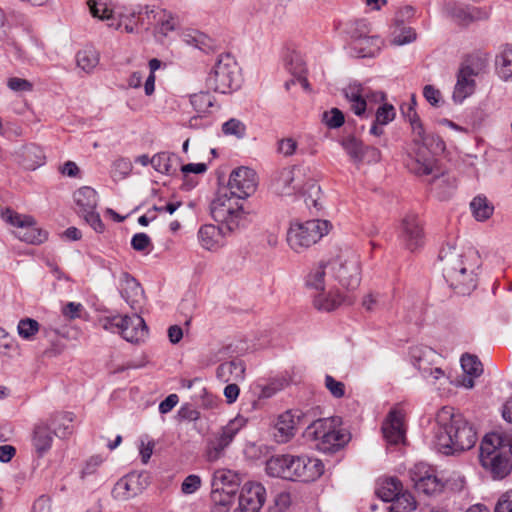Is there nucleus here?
I'll return each instance as SVG.
<instances>
[{
	"label": "nucleus",
	"mask_w": 512,
	"mask_h": 512,
	"mask_svg": "<svg viewBox=\"0 0 512 512\" xmlns=\"http://www.w3.org/2000/svg\"><path fill=\"white\" fill-rule=\"evenodd\" d=\"M329 274H331L339 283L348 288L355 289L361 281V269L358 255L345 250L328 262Z\"/></svg>",
	"instance_id": "9d476101"
},
{
	"label": "nucleus",
	"mask_w": 512,
	"mask_h": 512,
	"mask_svg": "<svg viewBox=\"0 0 512 512\" xmlns=\"http://www.w3.org/2000/svg\"><path fill=\"white\" fill-rule=\"evenodd\" d=\"M212 218L229 233H233L244 225L246 211L243 200L228 195V192H220L210 204Z\"/></svg>",
	"instance_id": "39448f33"
},
{
	"label": "nucleus",
	"mask_w": 512,
	"mask_h": 512,
	"mask_svg": "<svg viewBox=\"0 0 512 512\" xmlns=\"http://www.w3.org/2000/svg\"><path fill=\"white\" fill-rule=\"evenodd\" d=\"M13 53L19 60L33 64L37 57L43 53V45L35 39H29L23 47L14 45Z\"/></svg>",
	"instance_id": "ea45409f"
},
{
	"label": "nucleus",
	"mask_w": 512,
	"mask_h": 512,
	"mask_svg": "<svg viewBox=\"0 0 512 512\" xmlns=\"http://www.w3.org/2000/svg\"><path fill=\"white\" fill-rule=\"evenodd\" d=\"M273 191L280 196H294L297 194H309L306 199L307 206H317V196L320 187L316 181L309 176V168L294 165L280 170L272 183Z\"/></svg>",
	"instance_id": "f03ea898"
},
{
	"label": "nucleus",
	"mask_w": 512,
	"mask_h": 512,
	"mask_svg": "<svg viewBox=\"0 0 512 512\" xmlns=\"http://www.w3.org/2000/svg\"><path fill=\"white\" fill-rule=\"evenodd\" d=\"M300 481L309 482L319 478L324 472L323 463L313 457L302 455L300 456Z\"/></svg>",
	"instance_id": "c9c22d12"
},
{
	"label": "nucleus",
	"mask_w": 512,
	"mask_h": 512,
	"mask_svg": "<svg viewBox=\"0 0 512 512\" xmlns=\"http://www.w3.org/2000/svg\"><path fill=\"white\" fill-rule=\"evenodd\" d=\"M256 187L255 171L247 167H239L231 172L227 190L224 192L244 201L256 191Z\"/></svg>",
	"instance_id": "4468645a"
},
{
	"label": "nucleus",
	"mask_w": 512,
	"mask_h": 512,
	"mask_svg": "<svg viewBox=\"0 0 512 512\" xmlns=\"http://www.w3.org/2000/svg\"><path fill=\"white\" fill-rule=\"evenodd\" d=\"M401 239L405 247L415 251L424 244V232L422 225L415 214H407L401 223Z\"/></svg>",
	"instance_id": "aec40b11"
},
{
	"label": "nucleus",
	"mask_w": 512,
	"mask_h": 512,
	"mask_svg": "<svg viewBox=\"0 0 512 512\" xmlns=\"http://www.w3.org/2000/svg\"><path fill=\"white\" fill-rule=\"evenodd\" d=\"M235 493L236 492L232 489H220L212 487V512H228L234 501Z\"/></svg>",
	"instance_id": "37998d69"
},
{
	"label": "nucleus",
	"mask_w": 512,
	"mask_h": 512,
	"mask_svg": "<svg viewBox=\"0 0 512 512\" xmlns=\"http://www.w3.org/2000/svg\"><path fill=\"white\" fill-rule=\"evenodd\" d=\"M462 376L455 378L453 384L456 387L472 389L475 386V380L483 374V365L477 356L472 354H463L460 359Z\"/></svg>",
	"instance_id": "412c9836"
},
{
	"label": "nucleus",
	"mask_w": 512,
	"mask_h": 512,
	"mask_svg": "<svg viewBox=\"0 0 512 512\" xmlns=\"http://www.w3.org/2000/svg\"><path fill=\"white\" fill-rule=\"evenodd\" d=\"M496 72L503 80L512 77V45L501 48L495 59Z\"/></svg>",
	"instance_id": "a18cd8bd"
},
{
	"label": "nucleus",
	"mask_w": 512,
	"mask_h": 512,
	"mask_svg": "<svg viewBox=\"0 0 512 512\" xmlns=\"http://www.w3.org/2000/svg\"><path fill=\"white\" fill-rule=\"evenodd\" d=\"M146 14L148 17L150 14H153V18L156 20V28L155 33L161 36H168L170 32L174 31L178 25L177 19L166 10L158 9V10H148L146 7Z\"/></svg>",
	"instance_id": "f704fd0d"
},
{
	"label": "nucleus",
	"mask_w": 512,
	"mask_h": 512,
	"mask_svg": "<svg viewBox=\"0 0 512 512\" xmlns=\"http://www.w3.org/2000/svg\"><path fill=\"white\" fill-rule=\"evenodd\" d=\"M416 39L415 31L410 27H396L392 33V44L402 46Z\"/></svg>",
	"instance_id": "864d4df0"
},
{
	"label": "nucleus",
	"mask_w": 512,
	"mask_h": 512,
	"mask_svg": "<svg viewBox=\"0 0 512 512\" xmlns=\"http://www.w3.org/2000/svg\"><path fill=\"white\" fill-rule=\"evenodd\" d=\"M410 355L413 365L420 371L426 373L429 370L430 375L435 380L445 376V372L441 368H429V366L438 358L437 353L432 348L427 346H415L411 348Z\"/></svg>",
	"instance_id": "393cba45"
},
{
	"label": "nucleus",
	"mask_w": 512,
	"mask_h": 512,
	"mask_svg": "<svg viewBox=\"0 0 512 512\" xmlns=\"http://www.w3.org/2000/svg\"><path fill=\"white\" fill-rule=\"evenodd\" d=\"M351 303L349 298H346L338 290L324 291L318 290V293L313 298V306L324 312H330L338 308L342 303Z\"/></svg>",
	"instance_id": "c756f323"
},
{
	"label": "nucleus",
	"mask_w": 512,
	"mask_h": 512,
	"mask_svg": "<svg viewBox=\"0 0 512 512\" xmlns=\"http://www.w3.org/2000/svg\"><path fill=\"white\" fill-rule=\"evenodd\" d=\"M39 323L31 318L21 319L17 325V332L24 340H32L39 331Z\"/></svg>",
	"instance_id": "603ef678"
},
{
	"label": "nucleus",
	"mask_w": 512,
	"mask_h": 512,
	"mask_svg": "<svg viewBox=\"0 0 512 512\" xmlns=\"http://www.w3.org/2000/svg\"><path fill=\"white\" fill-rule=\"evenodd\" d=\"M494 512H512V489L501 494L495 505Z\"/></svg>",
	"instance_id": "774afa93"
},
{
	"label": "nucleus",
	"mask_w": 512,
	"mask_h": 512,
	"mask_svg": "<svg viewBox=\"0 0 512 512\" xmlns=\"http://www.w3.org/2000/svg\"><path fill=\"white\" fill-rule=\"evenodd\" d=\"M403 491L401 481L395 477L382 479L378 483L377 495L385 502L396 501Z\"/></svg>",
	"instance_id": "4c0bfd02"
},
{
	"label": "nucleus",
	"mask_w": 512,
	"mask_h": 512,
	"mask_svg": "<svg viewBox=\"0 0 512 512\" xmlns=\"http://www.w3.org/2000/svg\"><path fill=\"white\" fill-rule=\"evenodd\" d=\"M247 424V419L241 415L236 416L234 419L230 420L225 426H223L220 430L225 433L232 441L236 434Z\"/></svg>",
	"instance_id": "13d9d810"
},
{
	"label": "nucleus",
	"mask_w": 512,
	"mask_h": 512,
	"mask_svg": "<svg viewBox=\"0 0 512 512\" xmlns=\"http://www.w3.org/2000/svg\"><path fill=\"white\" fill-rule=\"evenodd\" d=\"M239 486L237 473L229 469H218L213 474L212 487L220 489H232L236 492Z\"/></svg>",
	"instance_id": "de8ad7c7"
},
{
	"label": "nucleus",
	"mask_w": 512,
	"mask_h": 512,
	"mask_svg": "<svg viewBox=\"0 0 512 512\" xmlns=\"http://www.w3.org/2000/svg\"><path fill=\"white\" fill-rule=\"evenodd\" d=\"M222 131L225 135L241 138L245 133V126L239 120L230 119L222 125Z\"/></svg>",
	"instance_id": "e2e57ef3"
},
{
	"label": "nucleus",
	"mask_w": 512,
	"mask_h": 512,
	"mask_svg": "<svg viewBox=\"0 0 512 512\" xmlns=\"http://www.w3.org/2000/svg\"><path fill=\"white\" fill-rule=\"evenodd\" d=\"M298 143L292 137L283 138L278 142V152L285 157H291L296 154Z\"/></svg>",
	"instance_id": "0e129e2a"
},
{
	"label": "nucleus",
	"mask_w": 512,
	"mask_h": 512,
	"mask_svg": "<svg viewBox=\"0 0 512 512\" xmlns=\"http://www.w3.org/2000/svg\"><path fill=\"white\" fill-rule=\"evenodd\" d=\"M102 326L105 330L121 334L123 339L131 343L144 341L148 335L147 325L138 314L106 318Z\"/></svg>",
	"instance_id": "9b49d317"
},
{
	"label": "nucleus",
	"mask_w": 512,
	"mask_h": 512,
	"mask_svg": "<svg viewBox=\"0 0 512 512\" xmlns=\"http://www.w3.org/2000/svg\"><path fill=\"white\" fill-rule=\"evenodd\" d=\"M324 386L334 398H342L345 395V384L331 375L325 376Z\"/></svg>",
	"instance_id": "052dcab7"
},
{
	"label": "nucleus",
	"mask_w": 512,
	"mask_h": 512,
	"mask_svg": "<svg viewBox=\"0 0 512 512\" xmlns=\"http://www.w3.org/2000/svg\"><path fill=\"white\" fill-rule=\"evenodd\" d=\"M7 87L15 93H29L34 89L31 81L20 77H9L7 79Z\"/></svg>",
	"instance_id": "4d7b16f0"
},
{
	"label": "nucleus",
	"mask_w": 512,
	"mask_h": 512,
	"mask_svg": "<svg viewBox=\"0 0 512 512\" xmlns=\"http://www.w3.org/2000/svg\"><path fill=\"white\" fill-rule=\"evenodd\" d=\"M74 416L71 412H60L51 416L47 421L53 433L59 437H66L71 434Z\"/></svg>",
	"instance_id": "79ce46f5"
},
{
	"label": "nucleus",
	"mask_w": 512,
	"mask_h": 512,
	"mask_svg": "<svg viewBox=\"0 0 512 512\" xmlns=\"http://www.w3.org/2000/svg\"><path fill=\"white\" fill-rule=\"evenodd\" d=\"M344 120V115L338 108H332L323 113V122L331 129L341 127Z\"/></svg>",
	"instance_id": "bf43d9fd"
},
{
	"label": "nucleus",
	"mask_w": 512,
	"mask_h": 512,
	"mask_svg": "<svg viewBox=\"0 0 512 512\" xmlns=\"http://www.w3.org/2000/svg\"><path fill=\"white\" fill-rule=\"evenodd\" d=\"M132 168L133 166L129 159L120 157L112 163V177L116 180H122L131 173Z\"/></svg>",
	"instance_id": "5fc2aeb1"
},
{
	"label": "nucleus",
	"mask_w": 512,
	"mask_h": 512,
	"mask_svg": "<svg viewBox=\"0 0 512 512\" xmlns=\"http://www.w3.org/2000/svg\"><path fill=\"white\" fill-rule=\"evenodd\" d=\"M90 14L101 21H106L109 28L134 33L138 25L140 11L132 8L115 10L105 0H88Z\"/></svg>",
	"instance_id": "423d86ee"
},
{
	"label": "nucleus",
	"mask_w": 512,
	"mask_h": 512,
	"mask_svg": "<svg viewBox=\"0 0 512 512\" xmlns=\"http://www.w3.org/2000/svg\"><path fill=\"white\" fill-rule=\"evenodd\" d=\"M295 416L291 411H286L277 417L274 425V438L278 443L288 442L296 432Z\"/></svg>",
	"instance_id": "473e14b6"
},
{
	"label": "nucleus",
	"mask_w": 512,
	"mask_h": 512,
	"mask_svg": "<svg viewBox=\"0 0 512 512\" xmlns=\"http://www.w3.org/2000/svg\"><path fill=\"white\" fill-rule=\"evenodd\" d=\"M245 370V363L241 359H234L220 364L216 376L223 383L241 382L245 379Z\"/></svg>",
	"instance_id": "2f4dec72"
},
{
	"label": "nucleus",
	"mask_w": 512,
	"mask_h": 512,
	"mask_svg": "<svg viewBox=\"0 0 512 512\" xmlns=\"http://www.w3.org/2000/svg\"><path fill=\"white\" fill-rule=\"evenodd\" d=\"M178 160L175 154L161 152L151 158V166L157 172L170 175L176 172Z\"/></svg>",
	"instance_id": "49530a36"
},
{
	"label": "nucleus",
	"mask_w": 512,
	"mask_h": 512,
	"mask_svg": "<svg viewBox=\"0 0 512 512\" xmlns=\"http://www.w3.org/2000/svg\"><path fill=\"white\" fill-rule=\"evenodd\" d=\"M416 104V96L415 94H412L411 103L408 107L407 117L413 129L414 142L417 144H422L426 149L430 150L432 153L443 151L445 148L444 141H442L437 136L425 134L423 126L420 123L419 117L415 111Z\"/></svg>",
	"instance_id": "f3484780"
},
{
	"label": "nucleus",
	"mask_w": 512,
	"mask_h": 512,
	"mask_svg": "<svg viewBox=\"0 0 512 512\" xmlns=\"http://www.w3.org/2000/svg\"><path fill=\"white\" fill-rule=\"evenodd\" d=\"M266 499V490L259 482H246L239 496L240 512H260Z\"/></svg>",
	"instance_id": "a211bd4d"
},
{
	"label": "nucleus",
	"mask_w": 512,
	"mask_h": 512,
	"mask_svg": "<svg viewBox=\"0 0 512 512\" xmlns=\"http://www.w3.org/2000/svg\"><path fill=\"white\" fill-rule=\"evenodd\" d=\"M146 485V480L141 474L130 473L117 481L112 490V495L116 500H129L140 494Z\"/></svg>",
	"instance_id": "4be33fe9"
},
{
	"label": "nucleus",
	"mask_w": 512,
	"mask_h": 512,
	"mask_svg": "<svg viewBox=\"0 0 512 512\" xmlns=\"http://www.w3.org/2000/svg\"><path fill=\"white\" fill-rule=\"evenodd\" d=\"M99 61V52L94 47H85L76 54L77 67L87 74L94 71L99 64Z\"/></svg>",
	"instance_id": "a19ab883"
},
{
	"label": "nucleus",
	"mask_w": 512,
	"mask_h": 512,
	"mask_svg": "<svg viewBox=\"0 0 512 512\" xmlns=\"http://www.w3.org/2000/svg\"><path fill=\"white\" fill-rule=\"evenodd\" d=\"M225 447L214 439H211L207 445L206 458L209 462H215L220 459L225 451Z\"/></svg>",
	"instance_id": "69168bd1"
},
{
	"label": "nucleus",
	"mask_w": 512,
	"mask_h": 512,
	"mask_svg": "<svg viewBox=\"0 0 512 512\" xmlns=\"http://www.w3.org/2000/svg\"><path fill=\"white\" fill-rule=\"evenodd\" d=\"M394 117V107L389 104H384L377 109L374 122L380 125H387L394 119Z\"/></svg>",
	"instance_id": "680f3d73"
},
{
	"label": "nucleus",
	"mask_w": 512,
	"mask_h": 512,
	"mask_svg": "<svg viewBox=\"0 0 512 512\" xmlns=\"http://www.w3.org/2000/svg\"><path fill=\"white\" fill-rule=\"evenodd\" d=\"M230 234L221 225L205 224L199 228L197 239L204 250L216 252L225 245V239Z\"/></svg>",
	"instance_id": "5701e85b"
},
{
	"label": "nucleus",
	"mask_w": 512,
	"mask_h": 512,
	"mask_svg": "<svg viewBox=\"0 0 512 512\" xmlns=\"http://www.w3.org/2000/svg\"><path fill=\"white\" fill-rule=\"evenodd\" d=\"M382 432L387 443L398 445L405 443L404 414L398 409H392L382 425Z\"/></svg>",
	"instance_id": "b1692460"
},
{
	"label": "nucleus",
	"mask_w": 512,
	"mask_h": 512,
	"mask_svg": "<svg viewBox=\"0 0 512 512\" xmlns=\"http://www.w3.org/2000/svg\"><path fill=\"white\" fill-rule=\"evenodd\" d=\"M340 417H328L314 421L306 429V436L314 441L315 448L330 453L343 447L349 435L341 428Z\"/></svg>",
	"instance_id": "20e7f679"
},
{
	"label": "nucleus",
	"mask_w": 512,
	"mask_h": 512,
	"mask_svg": "<svg viewBox=\"0 0 512 512\" xmlns=\"http://www.w3.org/2000/svg\"><path fill=\"white\" fill-rule=\"evenodd\" d=\"M330 228V222L321 219H313L303 223L293 222L287 231V243L295 252H301L328 234Z\"/></svg>",
	"instance_id": "6e6552de"
},
{
	"label": "nucleus",
	"mask_w": 512,
	"mask_h": 512,
	"mask_svg": "<svg viewBox=\"0 0 512 512\" xmlns=\"http://www.w3.org/2000/svg\"><path fill=\"white\" fill-rule=\"evenodd\" d=\"M490 60V53L482 49L471 51L461 57L452 94L455 103L461 104L475 93L476 79L488 71Z\"/></svg>",
	"instance_id": "f257e3e1"
},
{
	"label": "nucleus",
	"mask_w": 512,
	"mask_h": 512,
	"mask_svg": "<svg viewBox=\"0 0 512 512\" xmlns=\"http://www.w3.org/2000/svg\"><path fill=\"white\" fill-rule=\"evenodd\" d=\"M481 466L490 473L494 480H502L512 471V457L506 450L504 436L488 433L480 445Z\"/></svg>",
	"instance_id": "7ed1b4c3"
},
{
	"label": "nucleus",
	"mask_w": 512,
	"mask_h": 512,
	"mask_svg": "<svg viewBox=\"0 0 512 512\" xmlns=\"http://www.w3.org/2000/svg\"><path fill=\"white\" fill-rule=\"evenodd\" d=\"M470 210L477 221L483 222L493 215L494 206L485 195L479 194L470 202Z\"/></svg>",
	"instance_id": "c03bdc74"
},
{
	"label": "nucleus",
	"mask_w": 512,
	"mask_h": 512,
	"mask_svg": "<svg viewBox=\"0 0 512 512\" xmlns=\"http://www.w3.org/2000/svg\"><path fill=\"white\" fill-rule=\"evenodd\" d=\"M345 98L350 103L352 111L356 115H362L367 107V98L370 90L361 84H350L343 90Z\"/></svg>",
	"instance_id": "7c9ffc66"
},
{
	"label": "nucleus",
	"mask_w": 512,
	"mask_h": 512,
	"mask_svg": "<svg viewBox=\"0 0 512 512\" xmlns=\"http://www.w3.org/2000/svg\"><path fill=\"white\" fill-rule=\"evenodd\" d=\"M477 441L473 426L461 415H452L450 419V453L471 449Z\"/></svg>",
	"instance_id": "ddd939ff"
},
{
	"label": "nucleus",
	"mask_w": 512,
	"mask_h": 512,
	"mask_svg": "<svg viewBox=\"0 0 512 512\" xmlns=\"http://www.w3.org/2000/svg\"><path fill=\"white\" fill-rule=\"evenodd\" d=\"M286 68L304 89L309 88V83L306 78V63L301 55L294 52L289 54L286 60Z\"/></svg>",
	"instance_id": "58836bf2"
},
{
	"label": "nucleus",
	"mask_w": 512,
	"mask_h": 512,
	"mask_svg": "<svg viewBox=\"0 0 512 512\" xmlns=\"http://www.w3.org/2000/svg\"><path fill=\"white\" fill-rule=\"evenodd\" d=\"M200 486L201 478L198 475L191 474L184 479L181 485V490L184 494H193L200 488Z\"/></svg>",
	"instance_id": "338daca9"
},
{
	"label": "nucleus",
	"mask_w": 512,
	"mask_h": 512,
	"mask_svg": "<svg viewBox=\"0 0 512 512\" xmlns=\"http://www.w3.org/2000/svg\"><path fill=\"white\" fill-rule=\"evenodd\" d=\"M414 487L426 495L441 492L444 484L437 477L435 470L426 463H417L409 471Z\"/></svg>",
	"instance_id": "2eb2a0df"
},
{
	"label": "nucleus",
	"mask_w": 512,
	"mask_h": 512,
	"mask_svg": "<svg viewBox=\"0 0 512 512\" xmlns=\"http://www.w3.org/2000/svg\"><path fill=\"white\" fill-rule=\"evenodd\" d=\"M329 273L328 263H321L313 267L306 279V285L315 290H323L325 287V276Z\"/></svg>",
	"instance_id": "8fccbe9b"
},
{
	"label": "nucleus",
	"mask_w": 512,
	"mask_h": 512,
	"mask_svg": "<svg viewBox=\"0 0 512 512\" xmlns=\"http://www.w3.org/2000/svg\"><path fill=\"white\" fill-rule=\"evenodd\" d=\"M359 30L352 32V47L359 57H373L380 51L382 41L377 36H367L368 25L365 21L358 23Z\"/></svg>",
	"instance_id": "6ab92c4d"
},
{
	"label": "nucleus",
	"mask_w": 512,
	"mask_h": 512,
	"mask_svg": "<svg viewBox=\"0 0 512 512\" xmlns=\"http://www.w3.org/2000/svg\"><path fill=\"white\" fill-rule=\"evenodd\" d=\"M423 97L432 107L435 108L445 104L443 94L434 85L428 84L423 87Z\"/></svg>",
	"instance_id": "6e6d98bb"
},
{
	"label": "nucleus",
	"mask_w": 512,
	"mask_h": 512,
	"mask_svg": "<svg viewBox=\"0 0 512 512\" xmlns=\"http://www.w3.org/2000/svg\"><path fill=\"white\" fill-rule=\"evenodd\" d=\"M206 84L210 89L220 93H229L241 84L240 69L234 57L220 55L209 73Z\"/></svg>",
	"instance_id": "1a4fd4ad"
},
{
	"label": "nucleus",
	"mask_w": 512,
	"mask_h": 512,
	"mask_svg": "<svg viewBox=\"0 0 512 512\" xmlns=\"http://www.w3.org/2000/svg\"><path fill=\"white\" fill-rule=\"evenodd\" d=\"M341 146L355 164L359 165L364 162L365 146L359 139L348 136L341 141Z\"/></svg>",
	"instance_id": "09e8293b"
},
{
	"label": "nucleus",
	"mask_w": 512,
	"mask_h": 512,
	"mask_svg": "<svg viewBox=\"0 0 512 512\" xmlns=\"http://www.w3.org/2000/svg\"><path fill=\"white\" fill-rule=\"evenodd\" d=\"M300 456L276 455L266 463V471L270 476L280 477L287 480L300 481L299 467Z\"/></svg>",
	"instance_id": "dca6fc26"
},
{
	"label": "nucleus",
	"mask_w": 512,
	"mask_h": 512,
	"mask_svg": "<svg viewBox=\"0 0 512 512\" xmlns=\"http://www.w3.org/2000/svg\"><path fill=\"white\" fill-rule=\"evenodd\" d=\"M448 417L446 407H442L436 416V426L432 445L435 450L443 455H448Z\"/></svg>",
	"instance_id": "c85d7f7f"
},
{
	"label": "nucleus",
	"mask_w": 512,
	"mask_h": 512,
	"mask_svg": "<svg viewBox=\"0 0 512 512\" xmlns=\"http://www.w3.org/2000/svg\"><path fill=\"white\" fill-rule=\"evenodd\" d=\"M6 223L18 228L15 236L29 244H40L47 239V232L35 226V220L29 215H23L6 208L1 213Z\"/></svg>",
	"instance_id": "f8f14e48"
},
{
	"label": "nucleus",
	"mask_w": 512,
	"mask_h": 512,
	"mask_svg": "<svg viewBox=\"0 0 512 512\" xmlns=\"http://www.w3.org/2000/svg\"><path fill=\"white\" fill-rule=\"evenodd\" d=\"M118 289L125 302L132 309L136 310L144 298V292L140 283L129 273L121 272L119 275Z\"/></svg>",
	"instance_id": "a878e982"
},
{
	"label": "nucleus",
	"mask_w": 512,
	"mask_h": 512,
	"mask_svg": "<svg viewBox=\"0 0 512 512\" xmlns=\"http://www.w3.org/2000/svg\"><path fill=\"white\" fill-rule=\"evenodd\" d=\"M74 201L77 207V213L82 215L91 209H96L97 192L88 186L79 188L74 192Z\"/></svg>",
	"instance_id": "e433bc0d"
},
{
	"label": "nucleus",
	"mask_w": 512,
	"mask_h": 512,
	"mask_svg": "<svg viewBox=\"0 0 512 512\" xmlns=\"http://www.w3.org/2000/svg\"><path fill=\"white\" fill-rule=\"evenodd\" d=\"M53 431L48 422L42 421L35 425L32 436V445L39 456L47 453L52 447Z\"/></svg>",
	"instance_id": "72a5a7b5"
},
{
	"label": "nucleus",
	"mask_w": 512,
	"mask_h": 512,
	"mask_svg": "<svg viewBox=\"0 0 512 512\" xmlns=\"http://www.w3.org/2000/svg\"><path fill=\"white\" fill-rule=\"evenodd\" d=\"M191 105L199 115H203L209 112V109L213 107L214 97L207 92H200L193 94L190 98Z\"/></svg>",
	"instance_id": "3c124183"
},
{
	"label": "nucleus",
	"mask_w": 512,
	"mask_h": 512,
	"mask_svg": "<svg viewBox=\"0 0 512 512\" xmlns=\"http://www.w3.org/2000/svg\"><path fill=\"white\" fill-rule=\"evenodd\" d=\"M481 261L478 253L469 249L460 255L453 265V277L450 287L458 295L471 294L478 283V271Z\"/></svg>",
	"instance_id": "0eeeda50"
},
{
	"label": "nucleus",
	"mask_w": 512,
	"mask_h": 512,
	"mask_svg": "<svg viewBox=\"0 0 512 512\" xmlns=\"http://www.w3.org/2000/svg\"><path fill=\"white\" fill-rule=\"evenodd\" d=\"M11 155L16 163L27 170H35L45 162L42 149L32 143L15 148Z\"/></svg>",
	"instance_id": "bb28decb"
},
{
	"label": "nucleus",
	"mask_w": 512,
	"mask_h": 512,
	"mask_svg": "<svg viewBox=\"0 0 512 512\" xmlns=\"http://www.w3.org/2000/svg\"><path fill=\"white\" fill-rule=\"evenodd\" d=\"M488 9L476 6H459L455 7L451 13L454 22L459 26L465 27L475 21L486 20L489 18Z\"/></svg>",
	"instance_id": "cd10ccee"
}]
</instances>
